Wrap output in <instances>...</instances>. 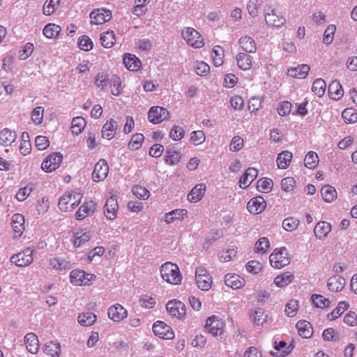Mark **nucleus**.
<instances>
[{
    "mask_svg": "<svg viewBox=\"0 0 357 357\" xmlns=\"http://www.w3.org/2000/svg\"><path fill=\"white\" fill-rule=\"evenodd\" d=\"M160 276L166 282L172 285L181 284L183 276L176 264L170 261L164 263L160 268Z\"/></svg>",
    "mask_w": 357,
    "mask_h": 357,
    "instance_id": "obj_1",
    "label": "nucleus"
},
{
    "mask_svg": "<svg viewBox=\"0 0 357 357\" xmlns=\"http://www.w3.org/2000/svg\"><path fill=\"white\" fill-rule=\"evenodd\" d=\"M82 199L81 193L74 191L66 192L59 200V208L64 212L72 211L80 204Z\"/></svg>",
    "mask_w": 357,
    "mask_h": 357,
    "instance_id": "obj_2",
    "label": "nucleus"
},
{
    "mask_svg": "<svg viewBox=\"0 0 357 357\" xmlns=\"http://www.w3.org/2000/svg\"><path fill=\"white\" fill-rule=\"evenodd\" d=\"M181 36L188 45L195 49H200L204 46V40L201 33L192 27H185Z\"/></svg>",
    "mask_w": 357,
    "mask_h": 357,
    "instance_id": "obj_3",
    "label": "nucleus"
},
{
    "mask_svg": "<svg viewBox=\"0 0 357 357\" xmlns=\"http://www.w3.org/2000/svg\"><path fill=\"white\" fill-rule=\"evenodd\" d=\"M270 264L275 268H282L289 264L291 259L285 248H276L269 257Z\"/></svg>",
    "mask_w": 357,
    "mask_h": 357,
    "instance_id": "obj_4",
    "label": "nucleus"
},
{
    "mask_svg": "<svg viewBox=\"0 0 357 357\" xmlns=\"http://www.w3.org/2000/svg\"><path fill=\"white\" fill-rule=\"evenodd\" d=\"M96 275L87 273L79 269H75L70 272V282L76 286H89L96 280Z\"/></svg>",
    "mask_w": 357,
    "mask_h": 357,
    "instance_id": "obj_5",
    "label": "nucleus"
},
{
    "mask_svg": "<svg viewBox=\"0 0 357 357\" xmlns=\"http://www.w3.org/2000/svg\"><path fill=\"white\" fill-rule=\"evenodd\" d=\"M195 280L198 288L203 291H208L212 287V278L203 266L198 267L196 269Z\"/></svg>",
    "mask_w": 357,
    "mask_h": 357,
    "instance_id": "obj_6",
    "label": "nucleus"
},
{
    "mask_svg": "<svg viewBox=\"0 0 357 357\" xmlns=\"http://www.w3.org/2000/svg\"><path fill=\"white\" fill-rule=\"evenodd\" d=\"M166 309L169 314L172 317L182 319L185 317V305L183 303L177 299L168 301L166 305Z\"/></svg>",
    "mask_w": 357,
    "mask_h": 357,
    "instance_id": "obj_7",
    "label": "nucleus"
},
{
    "mask_svg": "<svg viewBox=\"0 0 357 357\" xmlns=\"http://www.w3.org/2000/svg\"><path fill=\"white\" fill-rule=\"evenodd\" d=\"M33 250L28 248L16 255L11 257L10 261L16 266L20 267H26L29 266L33 261Z\"/></svg>",
    "mask_w": 357,
    "mask_h": 357,
    "instance_id": "obj_8",
    "label": "nucleus"
},
{
    "mask_svg": "<svg viewBox=\"0 0 357 357\" xmlns=\"http://www.w3.org/2000/svg\"><path fill=\"white\" fill-rule=\"evenodd\" d=\"M63 155L59 152L50 153L41 165V168L45 172H52L60 166Z\"/></svg>",
    "mask_w": 357,
    "mask_h": 357,
    "instance_id": "obj_9",
    "label": "nucleus"
},
{
    "mask_svg": "<svg viewBox=\"0 0 357 357\" xmlns=\"http://www.w3.org/2000/svg\"><path fill=\"white\" fill-rule=\"evenodd\" d=\"M225 324L223 321L215 315L208 317L206 321V330L214 336L223 333Z\"/></svg>",
    "mask_w": 357,
    "mask_h": 357,
    "instance_id": "obj_10",
    "label": "nucleus"
},
{
    "mask_svg": "<svg viewBox=\"0 0 357 357\" xmlns=\"http://www.w3.org/2000/svg\"><path fill=\"white\" fill-rule=\"evenodd\" d=\"M154 334L160 338L172 340L174 337V333L171 326L162 321H157L153 325Z\"/></svg>",
    "mask_w": 357,
    "mask_h": 357,
    "instance_id": "obj_11",
    "label": "nucleus"
},
{
    "mask_svg": "<svg viewBox=\"0 0 357 357\" xmlns=\"http://www.w3.org/2000/svg\"><path fill=\"white\" fill-rule=\"evenodd\" d=\"M128 310L121 304L115 303L107 310L108 317L114 322L119 323L128 317Z\"/></svg>",
    "mask_w": 357,
    "mask_h": 357,
    "instance_id": "obj_12",
    "label": "nucleus"
},
{
    "mask_svg": "<svg viewBox=\"0 0 357 357\" xmlns=\"http://www.w3.org/2000/svg\"><path fill=\"white\" fill-rule=\"evenodd\" d=\"M109 173V166L104 159L99 160L95 165L92 174V179L95 182L104 181Z\"/></svg>",
    "mask_w": 357,
    "mask_h": 357,
    "instance_id": "obj_13",
    "label": "nucleus"
},
{
    "mask_svg": "<svg viewBox=\"0 0 357 357\" xmlns=\"http://www.w3.org/2000/svg\"><path fill=\"white\" fill-rule=\"evenodd\" d=\"M112 17V13L109 10L104 8H97L93 10L90 14L91 24H103L108 22Z\"/></svg>",
    "mask_w": 357,
    "mask_h": 357,
    "instance_id": "obj_14",
    "label": "nucleus"
},
{
    "mask_svg": "<svg viewBox=\"0 0 357 357\" xmlns=\"http://www.w3.org/2000/svg\"><path fill=\"white\" fill-rule=\"evenodd\" d=\"M169 116V112L161 107L154 106L152 107L148 113L149 120L155 124L161 123Z\"/></svg>",
    "mask_w": 357,
    "mask_h": 357,
    "instance_id": "obj_15",
    "label": "nucleus"
},
{
    "mask_svg": "<svg viewBox=\"0 0 357 357\" xmlns=\"http://www.w3.org/2000/svg\"><path fill=\"white\" fill-rule=\"evenodd\" d=\"M266 208V202L261 196H257L249 200L247 204V209L250 213L259 214Z\"/></svg>",
    "mask_w": 357,
    "mask_h": 357,
    "instance_id": "obj_16",
    "label": "nucleus"
},
{
    "mask_svg": "<svg viewBox=\"0 0 357 357\" xmlns=\"http://www.w3.org/2000/svg\"><path fill=\"white\" fill-rule=\"evenodd\" d=\"M96 210V203L93 200L84 202L75 213V218L78 220L84 219L91 215Z\"/></svg>",
    "mask_w": 357,
    "mask_h": 357,
    "instance_id": "obj_17",
    "label": "nucleus"
},
{
    "mask_svg": "<svg viewBox=\"0 0 357 357\" xmlns=\"http://www.w3.org/2000/svg\"><path fill=\"white\" fill-rule=\"evenodd\" d=\"M24 217L20 213H15L13 215L11 220V227L13 231V237L20 238L25 229Z\"/></svg>",
    "mask_w": 357,
    "mask_h": 357,
    "instance_id": "obj_18",
    "label": "nucleus"
},
{
    "mask_svg": "<svg viewBox=\"0 0 357 357\" xmlns=\"http://www.w3.org/2000/svg\"><path fill=\"white\" fill-rule=\"evenodd\" d=\"M119 204L116 197L111 196L107 199L104 206V214L108 220H113L116 218Z\"/></svg>",
    "mask_w": 357,
    "mask_h": 357,
    "instance_id": "obj_19",
    "label": "nucleus"
},
{
    "mask_svg": "<svg viewBox=\"0 0 357 357\" xmlns=\"http://www.w3.org/2000/svg\"><path fill=\"white\" fill-rule=\"evenodd\" d=\"M188 212L184 208H176L165 213L164 220L167 224L174 221H183L188 218Z\"/></svg>",
    "mask_w": 357,
    "mask_h": 357,
    "instance_id": "obj_20",
    "label": "nucleus"
},
{
    "mask_svg": "<svg viewBox=\"0 0 357 357\" xmlns=\"http://www.w3.org/2000/svg\"><path fill=\"white\" fill-rule=\"evenodd\" d=\"M117 128L118 124L114 119H110L107 121L103 125L101 131L102 138L109 140L113 139L116 135Z\"/></svg>",
    "mask_w": 357,
    "mask_h": 357,
    "instance_id": "obj_21",
    "label": "nucleus"
},
{
    "mask_svg": "<svg viewBox=\"0 0 357 357\" xmlns=\"http://www.w3.org/2000/svg\"><path fill=\"white\" fill-rule=\"evenodd\" d=\"M238 67L243 70H249L252 68L253 57L245 52H240L236 56Z\"/></svg>",
    "mask_w": 357,
    "mask_h": 357,
    "instance_id": "obj_22",
    "label": "nucleus"
},
{
    "mask_svg": "<svg viewBox=\"0 0 357 357\" xmlns=\"http://www.w3.org/2000/svg\"><path fill=\"white\" fill-rule=\"evenodd\" d=\"M265 20L268 26L280 27L284 24L286 20L281 14H278L275 10H272L265 15Z\"/></svg>",
    "mask_w": 357,
    "mask_h": 357,
    "instance_id": "obj_23",
    "label": "nucleus"
},
{
    "mask_svg": "<svg viewBox=\"0 0 357 357\" xmlns=\"http://www.w3.org/2000/svg\"><path fill=\"white\" fill-rule=\"evenodd\" d=\"M238 45L241 49L247 53H255L257 49L255 40L250 36L241 37Z\"/></svg>",
    "mask_w": 357,
    "mask_h": 357,
    "instance_id": "obj_24",
    "label": "nucleus"
},
{
    "mask_svg": "<svg viewBox=\"0 0 357 357\" xmlns=\"http://www.w3.org/2000/svg\"><path fill=\"white\" fill-rule=\"evenodd\" d=\"M206 192L204 183L197 184L188 195V200L192 203L199 202Z\"/></svg>",
    "mask_w": 357,
    "mask_h": 357,
    "instance_id": "obj_25",
    "label": "nucleus"
},
{
    "mask_svg": "<svg viewBox=\"0 0 357 357\" xmlns=\"http://www.w3.org/2000/svg\"><path fill=\"white\" fill-rule=\"evenodd\" d=\"M73 238L74 247L79 248L91 239V234L90 231L80 229L73 234Z\"/></svg>",
    "mask_w": 357,
    "mask_h": 357,
    "instance_id": "obj_26",
    "label": "nucleus"
},
{
    "mask_svg": "<svg viewBox=\"0 0 357 357\" xmlns=\"http://www.w3.org/2000/svg\"><path fill=\"white\" fill-rule=\"evenodd\" d=\"M258 170L253 167L248 168L239 181V185L241 188H248L252 181L257 178Z\"/></svg>",
    "mask_w": 357,
    "mask_h": 357,
    "instance_id": "obj_27",
    "label": "nucleus"
},
{
    "mask_svg": "<svg viewBox=\"0 0 357 357\" xmlns=\"http://www.w3.org/2000/svg\"><path fill=\"white\" fill-rule=\"evenodd\" d=\"M123 63L126 68L131 71H137L140 69L142 63L135 55L126 53L123 56Z\"/></svg>",
    "mask_w": 357,
    "mask_h": 357,
    "instance_id": "obj_28",
    "label": "nucleus"
},
{
    "mask_svg": "<svg viewBox=\"0 0 357 357\" xmlns=\"http://www.w3.org/2000/svg\"><path fill=\"white\" fill-rule=\"evenodd\" d=\"M24 344L30 353L33 354L38 353L39 349V341L36 334L33 333L26 334L24 337Z\"/></svg>",
    "mask_w": 357,
    "mask_h": 357,
    "instance_id": "obj_29",
    "label": "nucleus"
},
{
    "mask_svg": "<svg viewBox=\"0 0 357 357\" xmlns=\"http://www.w3.org/2000/svg\"><path fill=\"white\" fill-rule=\"evenodd\" d=\"M331 231V225L326 221L319 222L314 229V234L319 239L325 238Z\"/></svg>",
    "mask_w": 357,
    "mask_h": 357,
    "instance_id": "obj_30",
    "label": "nucleus"
},
{
    "mask_svg": "<svg viewBox=\"0 0 357 357\" xmlns=\"http://www.w3.org/2000/svg\"><path fill=\"white\" fill-rule=\"evenodd\" d=\"M225 284L234 289H237L244 286L245 280L238 275L229 273L225 275Z\"/></svg>",
    "mask_w": 357,
    "mask_h": 357,
    "instance_id": "obj_31",
    "label": "nucleus"
},
{
    "mask_svg": "<svg viewBox=\"0 0 357 357\" xmlns=\"http://www.w3.org/2000/svg\"><path fill=\"white\" fill-rule=\"evenodd\" d=\"M274 349L278 352L275 353L273 351H271V354L272 356L285 357L291 352L293 350V347L291 344L287 345V342L284 341H280L279 342H275Z\"/></svg>",
    "mask_w": 357,
    "mask_h": 357,
    "instance_id": "obj_32",
    "label": "nucleus"
},
{
    "mask_svg": "<svg viewBox=\"0 0 357 357\" xmlns=\"http://www.w3.org/2000/svg\"><path fill=\"white\" fill-rule=\"evenodd\" d=\"M310 66L306 64H301L295 68H290L287 70V74L289 76L303 79L305 78L310 71Z\"/></svg>",
    "mask_w": 357,
    "mask_h": 357,
    "instance_id": "obj_33",
    "label": "nucleus"
},
{
    "mask_svg": "<svg viewBox=\"0 0 357 357\" xmlns=\"http://www.w3.org/2000/svg\"><path fill=\"white\" fill-rule=\"evenodd\" d=\"M345 285V280L340 275H334L331 277L328 280V288L333 292L340 291Z\"/></svg>",
    "mask_w": 357,
    "mask_h": 357,
    "instance_id": "obj_34",
    "label": "nucleus"
},
{
    "mask_svg": "<svg viewBox=\"0 0 357 357\" xmlns=\"http://www.w3.org/2000/svg\"><path fill=\"white\" fill-rule=\"evenodd\" d=\"M17 135L15 132L8 128H4L0 131V144L2 146H10L16 139Z\"/></svg>",
    "mask_w": 357,
    "mask_h": 357,
    "instance_id": "obj_35",
    "label": "nucleus"
},
{
    "mask_svg": "<svg viewBox=\"0 0 357 357\" xmlns=\"http://www.w3.org/2000/svg\"><path fill=\"white\" fill-rule=\"evenodd\" d=\"M296 328L300 336L303 338H309L313 333L311 324L305 320H301L296 324Z\"/></svg>",
    "mask_w": 357,
    "mask_h": 357,
    "instance_id": "obj_36",
    "label": "nucleus"
},
{
    "mask_svg": "<svg viewBox=\"0 0 357 357\" xmlns=\"http://www.w3.org/2000/svg\"><path fill=\"white\" fill-rule=\"evenodd\" d=\"M44 352L51 357H60L61 349L60 344L56 341H50L45 343Z\"/></svg>",
    "mask_w": 357,
    "mask_h": 357,
    "instance_id": "obj_37",
    "label": "nucleus"
},
{
    "mask_svg": "<svg viewBox=\"0 0 357 357\" xmlns=\"http://www.w3.org/2000/svg\"><path fill=\"white\" fill-rule=\"evenodd\" d=\"M292 153L288 151H284L278 154L277 157V165L279 169H287L292 160Z\"/></svg>",
    "mask_w": 357,
    "mask_h": 357,
    "instance_id": "obj_38",
    "label": "nucleus"
},
{
    "mask_svg": "<svg viewBox=\"0 0 357 357\" xmlns=\"http://www.w3.org/2000/svg\"><path fill=\"white\" fill-rule=\"evenodd\" d=\"M61 31V28L60 26L54 23H50L45 26L43 33L46 38L52 39L56 38L60 34Z\"/></svg>",
    "mask_w": 357,
    "mask_h": 357,
    "instance_id": "obj_39",
    "label": "nucleus"
},
{
    "mask_svg": "<svg viewBox=\"0 0 357 357\" xmlns=\"http://www.w3.org/2000/svg\"><path fill=\"white\" fill-rule=\"evenodd\" d=\"M328 93L333 100H339L344 95L342 85L338 81H333L328 86Z\"/></svg>",
    "mask_w": 357,
    "mask_h": 357,
    "instance_id": "obj_40",
    "label": "nucleus"
},
{
    "mask_svg": "<svg viewBox=\"0 0 357 357\" xmlns=\"http://www.w3.org/2000/svg\"><path fill=\"white\" fill-rule=\"evenodd\" d=\"M322 198L326 202H332L337 198V192L334 187L326 185L321 190Z\"/></svg>",
    "mask_w": 357,
    "mask_h": 357,
    "instance_id": "obj_41",
    "label": "nucleus"
},
{
    "mask_svg": "<svg viewBox=\"0 0 357 357\" xmlns=\"http://www.w3.org/2000/svg\"><path fill=\"white\" fill-rule=\"evenodd\" d=\"M86 122L82 116H76L73 119L71 123V132L73 135L80 134L84 129Z\"/></svg>",
    "mask_w": 357,
    "mask_h": 357,
    "instance_id": "obj_42",
    "label": "nucleus"
},
{
    "mask_svg": "<svg viewBox=\"0 0 357 357\" xmlns=\"http://www.w3.org/2000/svg\"><path fill=\"white\" fill-rule=\"evenodd\" d=\"M294 274L291 272H285L275 277V284L278 287H283L290 284L294 280Z\"/></svg>",
    "mask_w": 357,
    "mask_h": 357,
    "instance_id": "obj_43",
    "label": "nucleus"
},
{
    "mask_svg": "<svg viewBox=\"0 0 357 357\" xmlns=\"http://www.w3.org/2000/svg\"><path fill=\"white\" fill-rule=\"evenodd\" d=\"M66 266L67 261L63 259L53 257L48 259V268L50 269L61 271L65 270Z\"/></svg>",
    "mask_w": 357,
    "mask_h": 357,
    "instance_id": "obj_44",
    "label": "nucleus"
},
{
    "mask_svg": "<svg viewBox=\"0 0 357 357\" xmlns=\"http://www.w3.org/2000/svg\"><path fill=\"white\" fill-rule=\"evenodd\" d=\"M225 51L224 49L219 45H216L213 47L212 52V59L213 64L215 66H220L224 63Z\"/></svg>",
    "mask_w": 357,
    "mask_h": 357,
    "instance_id": "obj_45",
    "label": "nucleus"
},
{
    "mask_svg": "<svg viewBox=\"0 0 357 357\" xmlns=\"http://www.w3.org/2000/svg\"><path fill=\"white\" fill-rule=\"evenodd\" d=\"M100 42L102 45L105 48L113 47L116 42V37L113 31H107L102 33L100 36Z\"/></svg>",
    "mask_w": 357,
    "mask_h": 357,
    "instance_id": "obj_46",
    "label": "nucleus"
},
{
    "mask_svg": "<svg viewBox=\"0 0 357 357\" xmlns=\"http://www.w3.org/2000/svg\"><path fill=\"white\" fill-rule=\"evenodd\" d=\"M326 89V84L323 79L319 78L313 82L312 91L318 97H322L325 94Z\"/></svg>",
    "mask_w": 357,
    "mask_h": 357,
    "instance_id": "obj_47",
    "label": "nucleus"
},
{
    "mask_svg": "<svg viewBox=\"0 0 357 357\" xmlns=\"http://www.w3.org/2000/svg\"><path fill=\"white\" fill-rule=\"evenodd\" d=\"M59 5L60 0H46L43 7V13L47 16L51 15L57 10Z\"/></svg>",
    "mask_w": 357,
    "mask_h": 357,
    "instance_id": "obj_48",
    "label": "nucleus"
},
{
    "mask_svg": "<svg viewBox=\"0 0 357 357\" xmlns=\"http://www.w3.org/2000/svg\"><path fill=\"white\" fill-rule=\"evenodd\" d=\"M349 304L345 301L339 302L337 306L330 313L327 317L330 321H333L338 318L347 308Z\"/></svg>",
    "mask_w": 357,
    "mask_h": 357,
    "instance_id": "obj_49",
    "label": "nucleus"
},
{
    "mask_svg": "<svg viewBox=\"0 0 357 357\" xmlns=\"http://www.w3.org/2000/svg\"><path fill=\"white\" fill-rule=\"evenodd\" d=\"M96 320V315L91 312H83L77 317L78 322L85 326L92 325Z\"/></svg>",
    "mask_w": 357,
    "mask_h": 357,
    "instance_id": "obj_50",
    "label": "nucleus"
},
{
    "mask_svg": "<svg viewBox=\"0 0 357 357\" xmlns=\"http://www.w3.org/2000/svg\"><path fill=\"white\" fill-rule=\"evenodd\" d=\"M273 186V181L268 178H263L259 179L257 183V189L263 193L269 192Z\"/></svg>",
    "mask_w": 357,
    "mask_h": 357,
    "instance_id": "obj_51",
    "label": "nucleus"
},
{
    "mask_svg": "<svg viewBox=\"0 0 357 357\" xmlns=\"http://www.w3.org/2000/svg\"><path fill=\"white\" fill-rule=\"evenodd\" d=\"M319 161V157L317 153L310 151L305 155L304 163L307 168L313 169L318 165Z\"/></svg>",
    "mask_w": 357,
    "mask_h": 357,
    "instance_id": "obj_52",
    "label": "nucleus"
},
{
    "mask_svg": "<svg viewBox=\"0 0 357 357\" xmlns=\"http://www.w3.org/2000/svg\"><path fill=\"white\" fill-rule=\"evenodd\" d=\"M144 140V137L142 133H135L128 143V148L132 151L137 150L141 147Z\"/></svg>",
    "mask_w": 357,
    "mask_h": 357,
    "instance_id": "obj_53",
    "label": "nucleus"
},
{
    "mask_svg": "<svg viewBox=\"0 0 357 357\" xmlns=\"http://www.w3.org/2000/svg\"><path fill=\"white\" fill-rule=\"evenodd\" d=\"M132 192L139 199L147 200L150 197L149 190L140 185H135L132 188Z\"/></svg>",
    "mask_w": 357,
    "mask_h": 357,
    "instance_id": "obj_54",
    "label": "nucleus"
},
{
    "mask_svg": "<svg viewBox=\"0 0 357 357\" xmlns=\"http://www.w3.org/2000/svg\"><path fill=\"white\" fill-rule=\"evenodd\" d=\"M181 159L180 153L174 150H168L165 153V162L169 165H177Z\"/></svg>",
    "mask_w": 357,
    "mask_h": 357,
    "instance_id": "obj_55",
    "label": "nucleus"
},
{
    "mask_svg": "<svg viewBox=\"0 0 357 357\" xmlns=\"http://www.w3.org/2000/svg\"><path fill=\"white\" fill-rule=\"evenodd\" d=\"M270 247V243L266 237L260 238L256 243L255 252L258 254H264Z\"/></svg>",
    "mask_w": 357,
    "mask_h": 357,
    "instance_id": "obj_56",
    "label": "nucleus"
},
{
    "mask_svg": "<svg viewBox=\"0 0 357 357\" xmlns=\"http://www.w3.org/2000/svg\"><path fill=\"white\" fill-rule=\"evenodd\" d=\"M342 116L346 123H354L357 121V111L354 108H347L342 113Z\"/></svg>",
    "mask_w": 357,
    "mask_h": 357,
    "instance_id": "obj_57",
    "label": "nucleus"
},
{
    "mask_svg": "<svg viewBox=\"0 0 357 357\" xmlns=\"http://www.w3.org/2000/svg\"><path fill=\"white\" fill-rule=\"evenodd\" d=\"M237 254V248L232 246L226 250H223L219 256V259L221 262H227L234 259Z\"/></svg>",
    "mask_w": 357,
    "mask_h": 357,
    "instance_id": "obj_58",
    "label": "nucleus"
},
{
    "mask_svg": "<svg viewBox=\"0 0 357 357\" xmlns=\"http://www.w3.org/2000/svg\"><path fill=\"white\" fill-rule=\"evenodd\" d=\"M299 304L297 300H290L285 306V313L289 317H294L298 312Z\"/></svg>",
    "mask_w": 357,
    "mask_h": 357,
    "instance_id": "obj_59",
    "label": "nucleus"
},
{
    "mask_svg": "<svg viewBox=\"0 0 357 357\" xmlns=\"http://www.w3.org/2000/svg\"><path fill=\"white\" fill-rule=\"evenodd\" d=\"M311 298L314 305L317 307L325 308L329 307L331 304V301L329 299L319 294H313Z\"/></svg>",
    "mask_w": 357,
    "mask_h": 357,
    "instance_id": "obj_60",
    "label": "nucleus"
},
{
    "mask_svg": "<svg viewBox=\"0 0 357 357\" xmlns=\"http://www.w3.org/2000/svg\"><path fill=\"white\" fill-rule=\"evenodd\" d=\"M78 46L80 50L88 52L93 49V43L87 36H82L78 39Z\"/></svg>",
    "mask_w": 357,
    "mask_h": 357,
    "instance_id": "obj_61",
    "label": "nucleus"
},
{
    "mask_svg": "<svg viewBox=\"0 0 357 357\" xmlns=\"http://www.w3.org/2000/svg\"><path fill=\"white\" fill-rule=\"evenodd\" d=\"M299 220L293 217L285 218L282 222V227L287 231H292L297 229Z\"/></svg>",
    "mask_w": 357,
    "mask_h": 357,
    "instance_id": "obj_62",
    "label": "nucleus"
},
{
    "mask_svg": "<svg viewBox=\"0 0 357 357\" xmlns=\"http://www.w3.org/2000/svg\"><path fill=\"white\" fill-rule=\"evenodd\" d=\"M262 2L263 0H249V2L247 5V10L248 13L252 17H255L257 15Z\"/></svg>",
    "mask_w": 357,
    "mask_h": 357,
    "instance_id": "obj_63",
    "label": "nucleus"
},
{
    "mask_svg": "<svg viewBox=\"0 0 357 357\" xmlns=\"http://www.w3.org/2000/svg\"><path fill=\"white\" fill-rule=\"evenodd\" d=\"M262 269L263 265L259 261L251 260L249 261L246 264V270L253 275L258 274L262 271Z\"/></svg>",
    "mask_w": 357,
    "mask_h": 357,
    "instance_id": "obj_64",
    "label": "nucleus"
}]
</instances>
